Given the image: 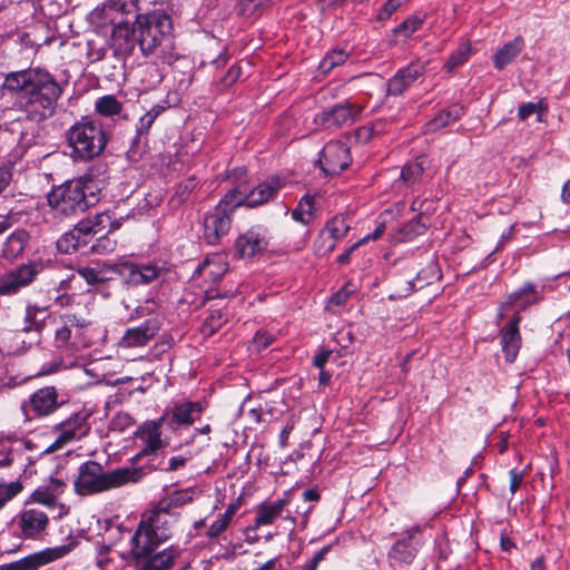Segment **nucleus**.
Masks as SVG:
<instances>
[{
	"label": "nucleus",
	"instance_id": "nucleus-1",
	"mask_svg": "<svg viewBox=\"0 0 570 570\" xmlns=\"http://www.w3.org/2000/svg\"><path fill=\"white\" fill-rule=\"evenodd\" d=\"M2 89L17 94L14 105L33 121L51 117L62 94L55 77L40 68H28L6 75Z\"/></svg>",
	"mask_w": 570,
	"mask_h": 570
},
{
	"label": "nucleus",
	"instance_id": "nucleus-2",
	"mask_svg": "<svg viewBox=\"0 0 570 570\" xmlns=\"http://www.w3.org/2000/svg\"><path fill=\"white\" fill-rule=\"evenodd\" d=\"M144 474L145 472L141 468L135 466L119 468L105 472L99 463L87 461L78 469L75 490L80 495L104 492L130 482H138Z\"/></svg>",
	"mask_w": 570,
	"mask_h": 570
},
{
	"label": "nucleus",
	"instance_id": "nucleus-3",
	"mask_svg": "<svg viewBox=\"0 0 570 570\" xmlns=\"http://www.w3.org/2000/svg\"><path fill=\"white\" fill-rule=\"evenodd\" d=\"M138 43L145 56L165 59L171 48V17L163 10L136 16Z\"/></svg>",
	"mask_w": 570,
	"mask_h": 570
},
{
	"label": "nucleus",
	"instance_id": "nucleus-4",
	"mask_svg": "<svg viewBox=\"0 0 570 570\" xmlns=\"http://www.w3.org/2000/svg\"><path fill=\"white\" fill-rule=\"evenodd\" d=\"M50 330L52 345L61 357L73 360L91 344L89 323L73 314L55 316Z\"/></svg>",
	"mask_w": 570,
	"mask_h": 570
},
{
	"label": "nucleus",
	"instance_id": "nucleus-5",
	"mask_svg": "<svg viewBox=\"0 0 570 570\" xmlns=\"http://www.w3.org/2000/svg\"><path fill=\"white\" fill-rule=\"evenodd\" d=\"M66 140L75 160L87 161L98 157L107 146V134L99 120L82 117L66 131Z\"/></svg>",
	"mask_w": 570,
	"mask_h": 570
},
{
	"label": "nucleus",
	"instance_id": "nucleus-6",
	"mask_svg": "<svg viewBox=\"0 0 570 570\" xmlns=\"http://www.w3.org/2000/svg\"><path fill=\"white\" fill-rule=\"evenodd\" d=\"M96 200L94 193L88 195L87 183L82 179L68 180L53 188L48 195V204L61 217H71L88 209Z\"/></svg>",
	"mask_w": 570,
	"mask_h": 570
},
{
	"label": "nucleus",
	"instance_id": "nucleus-7",
	"mask_svg": "<svg viewBox=\"0 0 570 570\" xmlns=\"http://www.w3.org/2000/svg\"><path fill=\"white\" fill-rule=\"evenodd\" d=\"M117 228L119 223L114 222L108 213H100L80 220L73 229L65 233L57 240V248L62 254H71L87 246L94 236L105 232L108 234Z\"/></svg>",
	"mask_w": 570,
	"mask_h": 570
},
{
	"label": "nucleus",
	"instance_id": "nucleus-8",
	"mask_svg": "<svg viewBox=\"0 0 570 570\" xmlns=\"http://www.w3.org/2000/svg\"><path fill=\"white\" fill-rule=\"evenodd\" d=\"M242 199L236 197L235 191H228L213 209L206 213L203 222V237L207 244L217 245L228 234L234 209L242 205Z\"/></svg>",
	"mask_w": 570,
	"mask_h": 570
},
{
	"label": "nucleus",
	"instance_id": "nucleus-9",
	"mask_svg": "<svg viewBox=\"0 0 570 570\" xmlns=\"http://www.w3.org/2000/svg\"><path fill=\"white\" fill-rule=\"evenodd\" d=\"M99 283H105L119 275L131 285L149 284L157 279L164 272V265L159 263L136 264L124 261L117 264H97Z\"/></svg>",
	"mask_w": 570,
	"mask_h": 570
},
{
	"label": "nucleus",
	"instance_id": "nucleus-10",
	"mask_svg": "<svg viewBox=\"0 0 570 570\" xmlns=\"http://www.w3.org/2000/svg\"><path fill=\"white\" fill-rule=\"evenodd\" d=\"M175 517L165 509L153 510L142 515V519L130 537V546L158 544L171 537Z\"/></svg>",
	"mask_w": 570,
	"mask_h": 570
},
{
	"label": "nucleus",
	"instance_id": "nucleus-11",
	"mask_svg": "<svg viewBox=\"0 0 570 570\" xmlns=\"http://www.w3.org/2000/svg\"><path fill=\"white\" fill-rule=\"evenodd\" d=\"M158 544L130 546V552L135 562V570H169L181 550L177 546H169L158 550Z\"/></svg>",
	"mask_w": 570,
	"mask_h": 570
},
{
	"label": "nucleus",
	"instance_id": "nucleus-12",
	"mask_svg": "<svg viewBox=\"0 0 570 570\" xmlns=\"http://www.w3.org/2000/svg\"><path fill=\"white\" fill-rule=\"evenodd\" d=\"M11 524L18 540H37L46 532L49 525V515L41 508L33 507L32 502L26 500Z\"/></svg>",
	"mask_w": 570,
	"mask_h": 570
},
{
	"label": "nucleus",
	"instance_id": "nucleus-13",
	"mask_svg": "<svg viewBox=\"0 0 570 570\" xmlns=\"http://www.w3.org/2000/svg\"><path fill=\"white\" fill-rule=\"evenodd\" d=\"M89 416L90 414L86 411L73 412L66 420L55 425L52 429L55 440L49 445L48 451H57L85 436L89 431Z\"/></svg>",
	"mask_w": 570,
	"mask_h": 570
},
{
	"label": "nucleus",
	"instance_id": "nucleus-14",
	"mask_svg": "<svg viewBox=\"0 0 570 570\" xmlns=\"http://www.w3.org/2000/svg\"><path fill=\"white\" fill-rule=\"evenodd\" d=\"M67 488V483L57 478H50L45 483L35 489L29 498L28 502L33 504H40L49 510L57 511L55 519H61L69 513V507L59 502L60 497L63 494Z\"/></svg>",
	"mask_w": 570,
	"mask_h": 570
},
{
	"label": "nucleus",
	"instance_id": "nucleus-15",
	"mask_svg": "<svg viewBox=\"0 0 570 570\" xmlns=\"http://www.w3.org/2000/svg\"><path fill=\"white\" fill-rule=\"evenodd\" d=\"M167 415H161L157 420L144 422L135 432V436L141 442V450L132 458V462H138L141 458L155 455L159 450L166 448L169 442L161 438V426L165 424Z\"/></svg>",
	"mask_w": 570,
	"mask_h": 570
},
{
	"label": "nucleus",
	"instance_id": "nucleus-16",
	"mask_svg": "<svg viewBox=\"0 0 570 570\" xmlns=\"http://www.w3.org/2000/svg\"><path fill=\"white\" fill-rule=\"evenodd\" d=\"M363 108L356 104H337L327 110L317 112L314 116V122L324 129H336L344 126H351L360 117Z\"/></svg>",
	"mask_w": 570,
	"mask_h": 570
},
{
	"label": "nucleus",
	"instance_id": "nucleus-17",
	"mask_svg": "<svg viewBox=\"0 0 570 570\" xmlns=\"http://www.w3.org/2000/svg\"><path fill=\"white\" fill-rule=\"evenodd\" d=\"M72 543L47 548L17 561L1 564L0 570H38L40 567L62 559L72 550Z\"/></svg>",
	"mask_w": 570,
	"mask_h": 570
},
{
	"label": "nucleus",
	"instance_id": "nucleus-18",
	"mask_svg": "<svg viewBox=\"0 0 570 570\" xmlns=\"http://www.w3.org/2000/svg\"><path fill=\"white\" fill-rule=\"evenodd\" d=\"M203 412L204 406L200 402L185 401L166 409L163 415H167V428L174 433H179L183 429L191 426Z\"/></svg>",
	"mask_w": 570,
	"mask_h": 570
},
{
	"label": "nucleus",
	"instance_id": "nucleus-19",
	"mask_svg": "<svg viewBox=\"0 0 570 570\" xmlns=\"http://www.w3.org/2000/svg\"><path fill=\"white\" fill-rule=\"evenodd\" d=\"M39 273L35 263L21 264L0 276V295L13 296L28 287Z\"/></svg>",
	"mask_w": 570,
	"mask_h": 570
},
{
	"label": "nucleus",
	"instance_id": "nucleus-20",
	"mask_svg": "<svg viewBox=\"0 0 570 570\" xmlns=\"http://www.w3.org/2000/svg\"><path fill=\"white\" fill-rule=\"evenodd\" d=\"M318 164L326 175H337L351 164L350 149L341 141H328L320 153Z\"/></svg>",
	"mask_w": 570,
	"mask_h": 570
},
{
	"label": "nucleus",
	"instance_id": "nucleus-21",
	"mask_svg": "<svg viewBox=\"0 0 570 570\" xmlns=\"http://www.w3.org/2000/svg\"><path fill=\"white\" fill-rule=\"evenodd\" d=\"M58 397L55 386H45L35 391L21 409L26 416H29L30 413L38 417L48 416L60 407L61 403Z\"/></svg>",
	"mask_w": 570,
	"mask_h": 570
},
{
	"label": "nucleus",
	"instance_id": "nucleus-22",
	"mask_svg": "<svg viewBox=\"0 0 570 570\" xmlns=\"http://www.w3.org/2000/svg\"><path fill=\"white\" fill-rule=\"evenodd\" d=\"M160 321L150 317L140 325L127 328L118 343L120 350H131L146 346L159 332Z\"/></svg>",
	"mask_w": 570,
	"mask_h": 570
},
{
	"label": "nucleus",
	"instance_id": "nucleus-23",
	"mask_svg": "<svg viewBox=\"0 0 570 570\" xmlns=\"http://www.w3.org/2000/svg\"><path fill=\"white\" fill-rule=\"evenodd\" d=\"M425 70V63L419 60L399 69L397 72L386 82L387 94L391 96L402 95L424 75Z\"/></svg>",
	"mask_w": 570,
	"mask_h": 570
},
{
	"label": "nucleus",
	"instance_id": "nucleus-24",
	"mask_svg": "<svg viewBox=\"0 0 570 570\" xmlns=\"http://www.w3.org/2000/svg\"><path fill=\"white\" fill-rule=\"evenodd\" d=\"M282 183L278 178L272 177L266 179L264 183L257 185L253 190L247 191L246 188L238 186L233 189L236 197H242V204H246L248 207H256L267 203L274 198L276 193L281 189Z\"/></svg>",
	"mask_w": 570,
	"mask_h": 570
},
{
	"label": "nucleus",
	"instance_id": "nucleus-25",
	"mask_svg": "<svg viewBox=\"0 0 570 570\" xmlns=\"http://www.w3.org/2000/svg\"><path fill=\"white\" fill-rule=\"evenodd\" d=\"M266 230L252 227L235 240V252L240 258H250L267 247Z\"/></svg>",
	"mask_w": 570,
	"mask_h": 570
},
{
	"label": "nucleus",
	"instance_id": "nucleus-26",
	"mask_svg": "<svg viewBox=\"0 0 570 570\" xmlns=\"http://www.w3.org/2000/svg\"><path fill=\"white\" fill-rule=\"evenodd\" d=\"M420 531L421 528L419 525H414L405 531L404 537L397 540L390 549L387 553L389 558L400 563H412L420 547V543L414 540V537Z\"/></svg>",
	"mask_w": 570,
	"mask_h": 570
},
{
	"label": "nucleus",
	"instance_id": "nucleus-27",
	"mask_svg": "<svg viewBox=\"0 0 570 570\" xmlns=\"http://www.w3.org/2000/svg\"><path fill=\"white\" fill-rule=\"evenodd\" d=\"M159 115V109L153 108L141 116L136 124V136L131 141L130 148L127 150V157L131 161H138L146 147L147 134Z\"/></svg>",
	"mask_w": 570,
	"mask_h": 570
},
{
	"label": "nucleus",
	"instance_id": "nucleus-28",
	"mask_svg": "<svg viewBox=\"0 0 570 570\" xmlns=\"http://www.w3.org/2000/svg\"><path fill=\"white\" fill-rule=\"evenodd\" d=\"M110 43L116 53H129L134 48V28L129 20L111 18Z\"/></svg>",
	"mask_w": 570,
	"mask_h": 570
},
{
	"label": "nucleus",
	"instance_id": "nucleus-29",
	"mask_svg": "<svg viewBox=\"0 0 570 570\" xmlns=\"http://www.w3.org/2000/svg\"><path fill=\"white\" fill-rule=\"evenodd\" d=\"M53 318L55 315L48 313L47 309L37 305H28L18 327L21 332H35L40 336L47 327L50 328Z\"/></svg>",
	"mask_w": 570,
	"mask_h": 570
},
{
	"label": "nucleus",
	"instance_id": "nucleus-30",
	"mask_svg": "<svg viewBox=\"0 0 570 570\" xmlns=\"http://www.w3.org/2000/svg\"><path fill=\"white\" fill-rule=\"evenodd\" d=\"M540 297L538 296L535 286L532 283H525L518 291L511 293L507 301L501 304L498 318L504 317V312L519 304L521 309H525L531 304L538 303Z\"/></svg>",
	"mask_w": 570,
	"mask_h": 570
},
{
	"label": "nucleus",
	"instance_id": "nucleus-31",
	"mask_svg": "<svg viewBox=\"0 0 570 570\" xmlns=\"http://www.w3.org/2000/svg\"><path fill=\"white\" fill-rule=\"evenodd\" d=\"M521 317L519 314H515L513 320L509 322L504 328L501 331V344L503 352L505 354V358L508 362H513L518 355L520 348V334H519V323Z\"/></svg>",
	"mask_w": 570,
	"mask_h": 570
},
{
	"label": "nucleus",
	"instance_id": "nucleus-32",
	"mask_svg": "<svg viewBox=\"0 0 570 570\" xmlns=\"http://www.w3.org/2000/svg\"><path fill=\"white\" fill-rule=\"evenodd\" d=\"M524 48V39L517 36L511 41L504 43L493 56V65L498 70H502L508 65L514 61Z\"/></svg>",
	"mask_w": 570,
	"mask_h": 570
},
{
	"label": "nucleus",
	"instance_id": "nucleus-33",
	"mask_svg": "<svg viewBox=\"0 0 570 570\" xmlns=\"http://www.w3.org/2000/svg\"><path fill=\"white\" fill-rule=\"evenodd\" d=\"M29 240V235L23 229H17L11 233L2 244L1 257L12 262L22 255L26 245Z\"/></svg>",
	"mask_w": 570,
	"mask_h": 570
},
{
	"label": "nucleus",
	"instance_id": "nucleus-34",
	"mask_svg": "<svg viewBox=\"0 0 570 570\" xmlns=\"http://www.w3.org/2000/svg\"><path fill=\"white\" fill-rule=\"evenodd\" d=\"M198 275L204 279L212 282L219 281L227 272V263L219 254L208 256L202 265L198 266Z\"/></svg>",
	"mask_w": 570,
	"mask_h": 570
},
{
	"label": "nucleus",
	"instance_id": "nucleus-35",
	"mask_svg": "<svg viewBox=\"0 0 570 570\" xmlns=\"http://www.w3.org/2000/svg\"><path fill=\"white\" fill-rule=\"evenodd\" d=\"M287 501L278 499L273 503H263L257 509V514L254 521L256 528L262 525L272 524L283 512Z\"/></svg>",
	"mask_w": 570,
	"mask_h": 570
},
{
	"label": "nucleus",
	"instance_id": "nucleus-36",
	"mask_svg": "<svg viewBox=\"0 0 570 570\" xmlns=\"http://www.w3.org/2000/svg\"><path fill=\"white\" fill-rule=\"evenodd\" d=\"M430 160L426 156H419L415 160L406 163L401 170V179L406 185H414L419 183L423 176L424 170L429 167Z\"/></svg>",
	"mask_w": 570,
	"mask_h": 570
},
{
	"label": "nucleus",
	"instance_id": "nucleus-37",
	"mask_svg": "<svg viewBox=\"0 0 570 570\" xmlns=\"http://www.w3.org/2000/svg\"><path fill=\"white\" fill-rule=\"evenodd\" d=\"M137 1L136 0H109L104 4L102 12L106 19L122 18L124 14L137 16Z\"/></svg>",
	"mask_w": 570,
	"mask_h": 570
},
{
	"label": "nucleus",
	"instance_id": "nucleus-38",
	"mask_svg": "<svg viewBox=\"0 0 570 570\" xmlns=\"http://www.w3.org/2000/svg\"><path fill=\"white\" fill-rule=\"evenodd\" d=\"M237 503H232L228 505L224 513L217 515V518L210 523L206 537L209 539H216L222 533H224L227 528L230 525L233 518L238 510Z\"/></svg>",
	"mask_w": 570,
	"mask_h": 570
},
{
	"label": "nucleus",
	"instance_id": "nucleus-39",
	"mask_svg": "<svg viewBox=\"0 0 570 570\" xmlns=\"http://www.w3.org/2000/svg\"><path fill=\"white\" fill-rule=\"evenodd\" d=\"M441 278V269L439 267L438 261L434 256H430L428 258L426 265L422 267L415 275L414 282L417 285V288H423L435 281Z\"/></svg>",
	"mask_w": 570,
	"mask_h": 570
},
{
	"label": "nucleus",
	"instance_id": "nucleus-40",
	"mask_svg": "<svg viewBox=\"0 0 570 570\" xmlns=\"http://www.w3.org/2000/svg\"><path fill=\"white\" fill-rule=\"evenodd\" d=\"M464 114V108L460 105H453L441 110L430 122L429 130H438L449 126L460 119Z\"/></svg>",
	"mask_w": 570,
	"mask_h": 570
},
{
	"label": "nucleus",
	"instance_id": "nucleus-41",
	"mask_svg": "<svg viewBox=\"0 0 570 570\" xmlns=\"http://www.w3.org/2000/svg\"><path fill=\"white\" fill-rule=\"evenodd\" d=\"M314 197L304 195L297 206L292 210V218L303 225L309 224L313 217Z\"/></svg>",
	"mask_w": 570,
	"mask_h": 570
},
{
	"label": "nucleus",
	"instance_id": "nucleus-42",
	"mask_svg": "<svg viewBox=\"0 0 570 570\" xmlns=\"http://www.w3.org/2000/svg\"><path fill=\"white\" fill-rule=\"evenodd\" d=\"M226 322L227 314L223 311V308H210L207 317L203 323V333L205 335H213Z\"/></svg>",
	"mask_w": 570,
	"mask_h": 570
},
{
	"label": "nucleus",
	"instance_id": "nucleus-43",
	"mask_svg": "<svg viewBox=\"0 0 570 570\" xmlns=\"http://www.w3.org/2000/svg\"><path fill=\"white\" fill-rule=\"evenodd\" d=\"M425 16L413 14L405 19L401 24L393 29L395 37H401L404 40L409 39L414 32L421 29Z\"/></svg>",
	"mask_w": 570,
	"mask_h": 570
},
{
	"label": "nucleus",
	"instance_id": "nucleus-44",
	"mask_svg": "<svg viewBox=\"0 0 570 570\" xmlns=\"http://www.w3.org/2000/svg\"><path fill=\"white\" fill-rule=\"evenodd\" d=\"M95 109L99 115L110 117L120 114L122 105L115 96L106 95L96 100Z\"/></svg>",
	"mask_w": 570,
	"mask_h": 570
},
{
	"label": "nucleus",
	"instance_id": "nucleus-45",
	"mask_svg": "<svg viewBox=\"0 0 570 570\" xmlns=\"http://www.w3.org/2000/svg\"><path fill=\"white\" fill-rule=\"evenodd\" d=\"M323 230L338 242L345 237L350 230V225L343 215H337L326 223Z\"/></svg>",
	"mask_w": 570,
	"mask_h": 570
},
{
	"label": "nucleus",
	"instance_id": "nucleus-46",
	"mask_svg": "<svg viewBox=\"0 0 570 570\" xmlns=\"http://www.w3.org/2000/svg\"><path fill=\"white\" fill-rule=\"evenodd\" d=\"M23 490L21 481H0V511Z\"/></svg>",
	"mask_w": 570,
	"mask_h": 570
},
{
	"label": "nucleus",
	"instance_id": "nucleus-47",
	"mask_svg": "<svg viewBox=\"0 0 570 570\" xmlns=\"http://www.w3.org/2000/svg\"><path fill=\"white\" fill-rule=\"evenodd\" d=\"M348 56V52L344 49H334L328 52L320 62V70L324 73H327L335 67L343 65L347 60Z\"/></svg>",
	"mask_w": 570,
	"mask_h": 570
},
{
	"label": "nucleus",
	"instance_id": "nucleus-48",
	"mask_svg": "<svg viewBox=\"0 0 570 570\" xmlns=\"http://www.w3.org/2000/svg\"><path fill=\"white\" fill-rule=\"evenodd\" d=\"M271 0H238L236 10L243 17H255L269 4Z\"/></svg>",
	"mask_w": 570,
	"mask_h": 570
},
{
	"label": "nucleus",
	"instance_id": "nucleus-49",
	"mask_svg": "<svg viewBox=\"0 0 570 570\" xmlns=\"http://www.w3.org/2000/svg\"><path fill=\"white\" fill-rule=\"evenodd\" d=\"M393 292L390 294V298H403L409 296L414 289H419L414 278H395L393 281Z\"/></svg>",
	"mask_w": 570,
	"mask_h": 570
},
{
	"label": "nucleus",
	"instance_id": "nucleus-50",
	"mask_svg": "<svg viewBox=\"0 0 570 570\" xmlns=\"http://www.w3.org/2000/svg\"><path fill=\"white\" fill-rule=\"evenodd\" d=\"M469 57H470V46L463 45L451 53V56L449 57L448 61L444 65V68L449 72H452L458 67L462 66L465 61H468Z\"/></svg>",
	"mask_w": 570,
	"mask_h": 570
},
{
	"label": "nucleus",
	"instance_id": "nucleus-51",
	"mask_svg": "<svg viewBox=\"0 0 570 570\" xmlns=\"http://www.w3.org/2000/svg\"><path fill=\"white\" fill-rule=\"evenodd\" d=\"M336 243L332 236L322 229L314 243L315 253L318 256H326L334 250Z\"/></svg>",
	"mask_w": 570,
	"mask_h": 570
},
{
	"label": "nucleus",
	"instance_id": "nucleus-52",
	"mask_svg": "<svg viewBox=\"0 0 570 570\" xmlns=\"http://www.w3.org/2000/svg\"><path fill=\"white\" fill-rule=\"evenodd\" d=\"M426 229V223L424 222V217L422 214L415 216L412 220H410L403 228L402 233L404 237L411 239L417 235H422Z\"/></svg>",
	"mask_w": 570,
	"mask_h": 570
},
{
	"label": "nucleus",
	"instance_id": "nucleus-53",
	"mask_svg": "<svg viewBox=\"0 0 570 570\" xmlns=\"http://www.w3.org/2000/svg\"><path fill=\"white\" fill-rule=\"evenodd\" d=\"M116 246L117 242L105 234L96 239V242L90 247V252L105 255L114 252Z\"/></svg>",
	"mask_w": 570,
	"mask_h": 570
},
{
	"label": "nucleus",
	"instance_id": "nucleus-54",
	"mask_svg": "<svg viewBox=\"0 0 570 570\" xmlns=\"http://www.w3.org/2000/svg\"><path fill=\"white\" fill-rule=\"evenodd\" d=\"M198 181L194 176L188 177L177 186L174 199H176L179 204L185 202L188 196L196 189Z\"/></svg>",
	"mask_w": 570,
	"mask_h": 570
},
{
	"label": "nucleus",
	"instance_id": "nucleus-55",
	"mask_svg": "<svg viewBox=\"0 0 570 570\" xmlns=\"http://www.w3.org/2000/svg\"><path fill=\"white\" fill-rule=\"evenodd\" d=\"M274 341H275V335H273L266 331H257V333L255 334V336L253 338L252 344H253V347L259 352V351L265 350L268 346H271Z\"/></svg>",
	"mask_w": 570,
	"mask_h": 570
},
{
	"label": "nucleus",
	"instance_id": "nucleus-56",
	"mask_svg": "<svg viewBox=\"0 0 570 570\" xmlns=\"http://www.w3.org/2000/svg\"><path fill=\"white\" fill-rule=\"evenodd\" d=\"M404 2L405 0H386L384 7L377 14V20H387Z\"/></svg>",
	"mask_w": 570,
	"mask_h": 570
},
{
	"label": "nucleus",
	"instance_id": "nucleus-57",
	"mask_svg": "<svg viewBox=\"0 0 570 570\" xmlns=\"http://www.w3.org/2000/svg\"><path fill=\"white\" fill-rule=\"evenodd\" d=\"M72 364H73L72 358H69L68 362H65L63 360H61V361H53L51 363H46L42 365V367L39 372V375H49V374L58 372L60 368H67Z\"/></svg>",
	"mask_w": 570,
	"mask_h": 570
},
{
	"label": "nucleus",
	"instance_id": "nucleus-58",
	"mask_svg": "<svg viewBox=\"0 0 570 570\" xmlns=\"http://www.w3.org/2000/svg\"><path fill=\"white\" fill-rule=\"evenodd\" d=\"M331 550V546H325L320 549L313 558L303 566V570H316L320 562L323 561Z\"/></svg>",
	"mask_w": 570,
	"mask_h": 570
},
{
	"label": "nucleus",
	"instance_id": "nucleus-59",
	"mask_svg": "<svg viewBox=\"0 0 570 570\" xmlns=\"http://www.w3.org/2000/svg\"><path fill=\"white\" fill-rule=\"evenodd\" d=\"M78 274L82 277L88 284H99V272L96 266H86L78 269Z\"/></svg>",
	"mask_w": 570,
	"mask_h": 570
},
{
	"label": "nucleus",
	"instance_id": "nucleus-60",
	"mask_svg": "<svg viewBox=\"0 0 570 570\" xmlns=\"http://www.w3.org/2000/svg\"><path fill=\"white\" fill-rule=\"evenodd\" d=\"M541 104L528 102L519 107L518 117L520 120H525L533 114H540Z\"/></svg>",
	"mask_w": 570,
	"mask_h": 570
},
{
	"label": "nucleus",
	"instance_id": "nucleus-61",
	"mask_svg": "<svg viewBox=\"0 0 570 570\" xmlns=\"http://www.w3.org/2000/svg\"><path fill=\"white\" fill-rule=\"evenodd\" d=\"M510 491L514 494L518 489L521 487L524 480V473L522 471H518L515 469L510 470Z\"/></svg>",
	"mask_w": 570,
	"mask_h": 570
},
{
	"label": "nucleus",
	"instance_id": "nucleus-62",
	"mask_svg": "<svg viewBox=\"0 0 570 570\" xmlns=\"http://www.w3.org/2000/svg\"><path fill=\"white\" fill-rule=\"evenodd\" d=\"M240 67L239 66H232L227 72L225 73L224 78L222 79L225 87L232 86L235 83L238 78L240 77Z\"/></svg>",
	"mask_w": 570,
	"mask_h": 570
},
{
	"label": "nucleus",
	"instance_id": "nucleus-63",
	"mask_svg": "<svg viewBox=\"0 0 570 570\" xmlns=\"http://www.w3.org/2000/svg\"><path fill=\"white\" fill-rule=\"evenodd\" d=\"M17 455L18 452L12 449L8 451H0V468L11 466L14 463Z\"/></svg>",
	"mask_w": 570,
	"mask_h": 570
},
{
	"label": "nucleus",
	"instance_id": "nucleus-64",
	"mask_svg": "<svg viewBox=\"0 0 570 570\" xmlns=\"http://www.w3.org/2000/svg\"><path fill=\"white\" fill-rule=\"evenodd\" d=\"M294 429V422L288 421L285 426L282 429L279 433V444L282 448H285L287 445L288 436L292 433Z\"/></svg>",
	"mask_w": 570,
	"mask_h": 570
}]
</instances>
